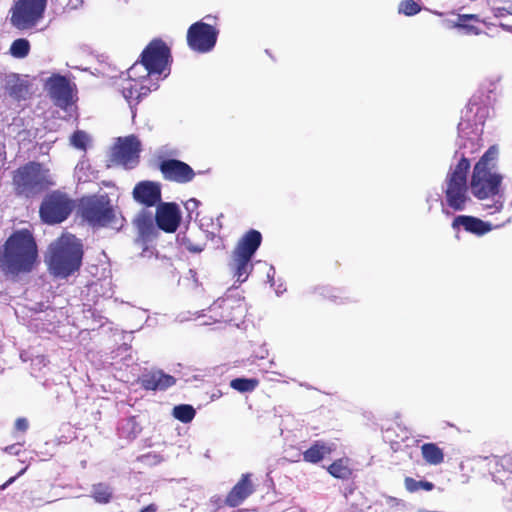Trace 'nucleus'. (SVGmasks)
Masks as SVG:
<instances>
[{
	"label": "nucleus",
	"mask_w": 512,
	"mask_h": 512,
	"mask_svg": "<svg viewBox=\"0 0 512 512\" xmlns=\"http://www.w3.org/2000/svg\"><path fill=\"white\" fill-rule=\"evenodd\" d=\"M47 0H17L10 8V23L18 30L35 27L43 18Z\"/></svg>",
	"instance_id": "nucleus-8"
},
{
	"label": "nucleus",
	"mask_w": 512,
	"mask_h": 512,
	"mask_svg": "<svg viewBox=\"0 0 512 512\" xmlns=\"http://www.w3.org/2000/svg\"><path fill=\"white\" fill-rule=\"evenodd\" d=\"M330 475L337 479H348L352 475V471L344 459H337L328 467Z\"/></svg>",
	"instance_id": "nucleus-28"
},
{
	"label": "nucleus",
	"mask_w": 512,
	"mask_h": 512,
	"mask_svg": "<svg viewBox=\"0 0 512 512\" xmlns=\"http://www.w3.org/2000/svg\"><path fill=\"white\" fill-rule=\"evenodd\" d=\"M37 259V244L28 229L13 232L0 247V269L6 275L30 273Z\"/></svg>",
	"instance_id": "nucleus-1"
},
{
	"label": "nucleus",
	"mask_w": 512,
	"mask_h": 512,
	"mask_svg": "<svg viewBox=\"0 0 512 512\" xmlns=\"http://www.w3.org/2000/svg\"><path fill=\"white\" fill-rule=\"evenodd\" d=\"M504 207V201L499 197L495 199L492 204L484 205L485 210L488 211V214H495L500 212Z\"/></svg>",
	"instance_id": "nucleus-38"
},
{
	"label": "nucleus",
	"mask_w": 512,
	"mask_h": 512,
	"mask_svg": "<svg viewBox=\"0 0 512 512\" xmlns=\"http://www.w3.org/2000/svg\"><path fill=\"white\" fill-rule=\"evenodd\" d=\"M157 505L154 503H151L144 508H142L139 512H157Z\"/></svg>",
	"instance_id": "nucleus-43"
},
{
	"label": "nucleus",
	"mask_w": 512,
	"mask_h": 512,
	"mask_svg": "<svg viewBox=\"0 0 512 512\" xmlns=\"http://www.w3.org/2000/svg\"><path fill=\"white\" fill-rule=\"evenodd\" d=\"M181 222V214L176 203L166 202L157 206L155 223L158 229L166 233H174Z\"/></svg>",
	"instance_id": "nucleus-14"
},
{
	"label": "nucleus",
	"mask_w": 512,
	"mask_h": 512,
	"mask_svg": "<svg viewBox=\"0 0 512 512\" xmlns=\"http://www.w3.org/2000/svg\"><path fill=\"white\" fill-rule=\"evenodd\" d=\"M70 142L75 148L80 150H86L88 136L84 131L77 130L72 134Z\"/></svg>",
	"instance_id": "nucleus-36"
},
{
	"label": "nucleus",
	"mask_w": 512,
	"mask_h": 512,
	"mask_svg": "<svg viewBox=\"0 0 512 512\" xmlns=\"http://www.w3.org/2000/svg\"><path fill=\"white\" fill-rule=\"evenodd\" d=\"M421 6L414 0H404L399 5V12L406 16H413L419 13Z\"/></svg>",
	"instance_id": "nucleus-35"
},
{
	"label": "nucleus",
	"mask_w": 512,
	"mask_h": 512,
	"mask_svg": "<svg viewBox=\"0 0 512 512\" xmlns=\"http://www.w3.org/2000/svg\"><path fill=\"white\" fill-rule=\"evenodd\" d=\"M254 492L255 485L252 481V474L245 473L228 492L224 502L227 506L234 508L241 505Z\"/></svg>",
	"instance_id": "nucleus-16"
},
{
	"label": "nucleus",
	"mask_w": 512,
	"mask_h": 512,
	"mask_svg": "<svg viewBox=\"0 0 512 512\" xmlns=\"http://www.w3.org/2000/svg\"><path fill=\"white\" fill-rule=\"evenodd\" d=\"M28 466L24 467L23 469H21L17 475L9 478L3 485L0 486V489L4 490L6 489L9 485H11L18 477H20L21 475H23L26 470H27Z\"/></svg>",
	"instance_id": "nucleus-40"
},
{
	"label": "nucleus",
	"mask_w": 512,
	"mask_h": 512,
	"mask_svg": "<svg viewBox=\"0 0 512 512\" xmlns=\"http://www.w3.org/2000/svg\"><path fill=\"white\" fill-rule=\"evenodd\" d=\"M216 321L232 323L240 321L245 317L247 305L245 299L240 296L227 295L215 301L210 307Z\"/></svg>",
	"instance_id": "nucleus-11"
},
{
	"label": "nucleus",
	"mask_w": 512,
	"mask_h": 512,
	"mask_svg": "<svg viewBox=\"0 0 512 512\" xmlns=\"http://www.w3.org/2000/svg\"><path fill=\"white\" fill-rule=\"evenodd\" d=\"M230 266L237 281L243 283L247 280L253 269L252 257L232 253Z\"/></svg>",
	"instance_id": "nucleus-22"
},
{
	"label": "nucleus",
	"mask_w": 512,
	"mask_h": 512,
	"mask_svg": "<svg viewBox=\"0 0 512 512\" xmlns=\"http://www.w3.org/2000/svg\"><path fill=\"white\" fill-rule=\"evenodd\" d=\"M141 143L135 135L119 138L113 147L111 162L126 169L134 168L139 162Z\"/></svg>",
	"instance_id": "nucleus-12"
},
{
	"label": "nucleus",
	"mask_w": 512,
	"mask_h": 512,
	"mask_svg": "<svg viewBox=\"0 0 512 512\" xmlns=\"http://www.w3.org/2000/svg\"><path fill=\"white\" fill-rule=\"evenodd\" d=\"M46 88L56 106L66 109L72 105L74 89L67 77L53 74L48 78Z\"/></svg>",
	"instance_id": "nucleus-13"
},
{
	"label": "nucleus",
	"mask_w": 512,
	"mask_h": 512,
	"mask_svg": "<svg viewBox=\"0 0 512 512\" xmlns=\"http://www.w3.org/2000/svg\"><path fill=\"white\" fill-rule=\"evenodd\" d=\"M140 384L145 390H166L175 385L176 378L162 370L152 371L140 377Z\"/></svg>",
	"instance_id": "nucleus-18"
},
{
	"label": "nucleus",
	"mask_w": 512,
	"mask_h": 512,
	"mask_svg": "<svg viewBox=\"0 0 512 512\" xmlns=\"http://www.w3.org/2000/svg\"><path fill=\"white\" fill-rule=\"evenodd\" d=\"M261 243V233L258 230L250 229L239 239L232 253L253 258Z\"/></svg>",
	"instance_id": "nucleus-20"
},
{
	"label": "nucleus",
	"mask_w": 512,
	"mask_h": 512,
	"mask_svg": "<svg viewBox=\"0 0 512 512\" xmlns=\"http://www.w3.org/2000/svg\"><path fill=\"white\" fill-rule=\"evenodd\" d=\"M498 149L491 146L475 164L470 180L471 192L479 200L497 196L503 176L495 171Z\"/></svg>",
	"instance_id": "nucleus-3"
},
{
	"label": "nucleus",
	"mask_w": 512,
	"mask_h": 512,
	"mask_svg": "<svg viewBox=\"0 0 512 512\" xmlns=\"http://www.w3.org/2000/svg\"><path fill=\"white\" fill-rule=\"evenodd\" d=\"M134 226L137 229L138 237L143 241H151L158 234V227L150 213L141 212L134 220Z\"/></svg>",
	"instance_id": "nucleus-21"
},
{
	"label": "nucleus",
	"mask_w": 512,
	"mask_h": 512,
	"mask_svg": "<svg viewBox=\"0 0 512 512\" xmlns=\"http://www.w3.org/2000/svg\"><path fill=\"white\" fill-rule=\"evenodd\" d=\"M460 227L469 233L482 236L491 230V225L483 220L469 215H459L453 219L452 228L458 230Z\"/></svg>",
	"instance_id": "nucleus-19"
},
{
	"label": "nucleus",
	"mask_w": 512,
	"mask_h": 512,
	"mask_svg": "<svg viewBox=\"0 0 512 512\" xmlns=\"http://www.w3.org/2000/svg\"><path fill=\"white\" fill-rule=\"evenodd\" d=\"M171 62V50L160 38L150 41L140 55V63L146 70L144 78L165 73L166 70H169Z\"/></svg>",
	"instance_id": "nucleus-9"
},
{
	"label": "nucleus",
	"mask_w": 512,
	"mask_h": 512,
	"mask_svg": "<svg viewBox=\"0 0 512 512\" xmlns=\"http://www.w3.org/2000/svg\"><path fill=\"white\" fill-rule=\"evenodd\" d=\"M4 451L9 454L18 455L20 448H19L18 444H12V445L5 447Z\"/></svg>",
	"instance_id": "nucleus-42"
},
{
	"label": "nucleus",
	"mask_w": 512,
	"mask_h": 512,
	"mask_svg": "<svg viewBox=\"0 0 512 512\" xmlns=\"http://www.w3.org/2000/svg\"><path fill=\"white\" fill-rule=\"evenodd\" d=\"M15 428L19 431H26L28 429V421L25 418H18L15 421Z\"/></svg>",
	"instance_id": "nucleus-41"
},
{
	"label": "nucleus",
	"mask_w": 512,
	"mask_h": 512,
	"mask_svg": "<svg viewBox=\"0 0 512 512\" xmlns=\"http://www.w3.org/2000/svg\"><path fill=\"white\" fill-rule=\"evenodd\" d=\"M182 244L185 246L186 250L192 253H200L203 251L204 246L201 244H194L189 238L184 237L182 239Z\"/></svg>",
	"instance_id": "nucleus-39"
},
{
	"label": "nucleus",
	"mask_w": 512,
	"mask_h": 512,
	"mask_svg": "<svg viewBox=\"0 0 512 512\" xmlns=\"http://www.w3.org/2000/svg\"><path fill=\"white\" fill-rule=\"evenodd\" d=\"M499 27H501L503 30H505L507 32L512 33V26L511 25L500 23Z\"/></svg>",
	"instance_id": "nucleus-44"
},
{
	"label": "nucleus",
	"mask_w": 512,
	"mask_h": 512,
	"mask_svg": "<svg viewBox=\"0 0 512 512\" xmlns=\"http://www.w3.org/2000/svg\"><path fill=\"white\" fill-rule=\"evenodd\" d=\"M314 293L323 301L336 305L344 304L349 300V297L345 295V292L339 288L320 286L315 288Z\"/></svg>",
	"instance_id": "nucleus-25"
},
{
	"label": "nucleus",
	"mask_w": 512,
	"mask_h": 512,
	"mask_svg": "<svg viewBox=\"0 0 512 512\" xmlns=\"http://www.w3.org/2000/svg\"><path fill=\"white\" fill-rule=\"evenodd\" d=\"M92 497L96 502L106 504L112 498V491L106 484L99 483L93 486Z\"/></svg>",
	"instance_id": "nucleus-31"
},
{
	"label": "nucleus",
	"mask_w": 512,
	"mask_h": 512,
	"mask_svg": "<svg viewBox=\"0 0 512 512\" xmlns=\"http://www.w3.org/2000/svg\"><path fill=\"white\" fill-rule=\"evenodd\" d=\"M14 192L19 197L32 198L54 185L50 170L42 163L29 161L12 173Z\"/></svg>",
	"instance_id": "nucleus-4"
},
{
	"label": "nucleus",
	"mask_w": 512,
	"mask_h": 512,
	"mask_svg": "<svg viewBox=\"0 0 512 512\" xmlns=\"http://www.w3.org/2000/svg\"><path fill=\"white\" fill-rule=\"evenodd\" d=\"M138 63L136 62L128 71L129 77L133 79V75L135 74V70L137 68Z\"/></svg>",
	"instance_id": "nucleus-45"
},
{
	"label": "nucleus",
	"mask_w": 512,
	"mask_h": 512,
	"mask_svg": "<svg viewBox=\"0 0 512 512\" xmlns=\"http://www.w3.org/2000/svg\"><path fill=\"white\" fill-rule=\"evenodd\" d=\"M218 35L219 31L216 27L203 21H197L187 30V45L194 52L208 53L215 47Z\"/></svg>",
	"instance_id": "nucleus-10"
},
{
	"label": "nucleus",
	"mask_w": 512,
	"mask_h": 512,
	"mask_svg": "<svg viewBox=\"0 0 512 512\" xmlns=\"http://www.w3.org/2000/svg\"><path fill=\"white\" fill-rule=\"evenodd\" d=\"M404 484L405 488L411 493L416 492L419 489L431 491L434 488V484L432 482L425 480L417 481L411 477H406L404 480Z\"/></svg>",
	"instance_id": "nucleus-33"
},
{
	"label": "nucleus",
	"mask_w": 512,
	"mask_h": 512,
	"mask_svg": "<svg viewBox=\"0 0 512 512\" xmlns=\"http://www.w3.org/2000/svg\"><path fill=\"white\" fill-rule=\"evenodd\" d=\"M5 89L8 95L17 101L25 100L29 95L28 82L17 76L7 81Z\"/></svg>",
	"instance_id": "nucleus-26"
},
{
	"label": "nucleus",
	"mask_w": 512,
	"mask_h": 512,
	"mask_svg": "<svg viewBox=\"0 0 512 512\" xmlns=\"http://www.w3.org/2000/svg\"><path fill=\"white\" fill-rule=\"evenodd\" d=\"M332 447L323 441H315L303 452V460L307 463L317 464L332 452Z\"/></svg>",
	"instance_id": "nucleus-23"
},
{
	"label": "nucleus",
	"mask_w": 512,
	"mask_h": 512,
	"mask_svg": "<svg viewBox=\"0 0 512 512\" xmlns=\"http://www.w3.org/2000/svg\"><path fill=\"white\" fill-rule=\"evenodd\" d=\"M492 11L495 17L512 15V0H494Z\"/></svg>",
	"instance_id": "nucleus-34"
},
{
	"label": "nucleus",
	"mask_w": 512,
	"mask_h": 512,
	"mask_svg": "<svg viewBox=\"0 0 512 512\" xmlns=\"http://www.w3.org/2000/svg\"><path fill=\"white\" fill-rule=\"evenodd\" d=\"M259 385V380L256 378H235L231 380L230 386L239 392H252Z\"/></svg>",
	"instance_id": "nucleus-30"
},
{
	"label": "nucleus",
	"mask_w": 512,
	"mask_h": 512,
	"mask_svg": "<svg viewBox=\"0 0 512 512\" xmlns=\"http://www.w3.org/2000/svg\"><path fill=\"white\" fill-rule=\"evenodd\" d=\"M469 169L470 161L463 155L457 165L446 175L445 199L448 207L454 211L464 210L469 200L467 187Z\"/></svg>",
	"instance_id": "nucleus-5"
},
{
	"label": "nucleus",
	"mask_w": 512,
	"mask_h": 512,
	"mask_svg": "<svg viewBox=\"0 0 512 512\" xmlns=\"http://www.w3.org/2000/svg\"><path fill=\"white\" fill-rule=\"evenodd\" d=\"M167 71H168V72H167V73H165V76H168V73L170 72V69H169V70H167Z\"/></svg>",
	"instance_id": "nucleus-46"
},
{
	"label": "nucleus",
	"mask_w": 512,
	"mask_h": 512,
	"mask_svg": "<svg viewBox=\"0 0 512 512\" xmlns=\"http://www.w3.org/2000/svg\"><path fill=\"white\" fill-rule=\"evenodd\" d=\"M77 212L91 227H106L115 219L114 208L106 194L82 197Z\"/></svg>",
	"instance_id": "nucleus-6"
},
{
	"label": "nucleus",
	"mask_w": 512,
	"mask_h": 512,
	"mask_svg": "<svg viewBox=\"0 0 512 512\" xmlns=\"http://www.w3.org/2000/svg\"><path fill=\"white\" fill-rule=\"evenodd\" d=\"M122 93L127 100L139 98L138 87L136 84L129 83V86L123 87Z\"/></svg>",
	"instance_id": "nucleus-37"
},
{
	"label": "nucleus",
	"mask_w": 512,
	"mask_h": 512,
	"mask_svg": "<svg viewBox=\"0 0 512 512\" xmlns=\"http://www.w3.org/2000/svg\"><path fill=\"white\" fill-rule=\"evenodd\" d=\"M132 194L136 202L152 207L161 200V187L153 181H140L135 185Z\"/></svg>",
	"instance_id": "nucleus-17"
},
{
	"label": "nucleus",
	"mask_w": 512,
	"mask_h": 512,
	"mask_svg": "<svg viewBox=\"0 0 512 512\" xmlns=\"http://www.w3.org/2000/svg\"><path fill=\"white\" fill-rule=\"evenodd\" d=\"M196 415L193 406L188 404H180L173 408V416L182 423L191 422Z\"/></svg>",
	"instance_id": "nucleus-29"
},
{
	"label": "nucleus",
	"mask_w": 512,
	"mask_h": 512,
	"mask_svg": "<svg viewBox=\"0 0 512 512\" xmlns=\"http://www.w3.org/2000/svg\"><path fill=\"white\" fill-rule=\"evenodd\" d=\"M30 44L24 38L16 39L10 46V53L15 58H24L29 54Z\"/></svg>",
	"instance_id": "nucleus-32"
},
{
	"label": "nucleus",
	"mask_w": 512,
	"mask_h": 512,
	"mask_svg": "<svg viewBox=\"0 0 512 512\" xmlns=\"http://www.w3.org/2000/svg\"><path fill=\"white\" fill-rule=\"evenodd\" d=\"M75 208L74 200L61 190L47 193L39 207V216L43 223L55 225L64 222Z\"/></svg>",
	"instance_id": "nucleus-7"
},
{
	"label": "nucleus",
	"mask_w": 512,
	"mask_h": 512,
	"mask_svg": "<svg viewBox=\"0 0 512 512\" xmlns=\"http://www.w3.org/2000/svg\"><path fill=\"white\" fill-rule=\"evenodd\" d=\"M83 255L81 241L72 234H62L50 244L46 263L53 276L65 279L80 269Z\"/></svg>",
	"instance_id": "nucleus-2"
},
{
	"label": "nucleus",
	"mask_w": 512,
	"mask_h": 512,
	"mask_svg": "<svg viewBox=\"0 0 512 512\" xmlns=\"http://www.w3.org/2000/svg\"><path fill=\"white\" fill-rule=\"evenodd\" d=\"M480 22V17L477 14H459L452 27L463 30L468 35H479L481 30L475 24Z\"/></svg>",
	"instance_id": "nucleus-24"
},
{
	"label": "nucleus",
	"mask_w": 512,
	"mask_h": 512,
	"mask_svg": "<svg viewBox=\"0 0 512 512\" xmlns=\"http://www.w3.org/2000/svg\"><path fill=\"white\" fill-rule=\"evenodd\" d=\"M159 170L164 179L177 183H188L192 181L195 176L193 169L187 163L177 159L161 161Z\"/></svg>",
	"instance_id": "nucleus-15"
},
{
	"label": "nucleus",
	"mask_w": 512,
	"mask_h": 512,
	"mask_svg": "<svg viewBox=\"0 0 512 512\" xmlns=\"http://www.w3.org/2000/svg\"><path fill=\"white\" fill-rule=\"evenodd\" d=\"M423 459L430 465H439L444 461L443 450L435 443H424L421 446Z\"/></svg>",
	"instance_id": "nucleus-27"
}]
</instances>
